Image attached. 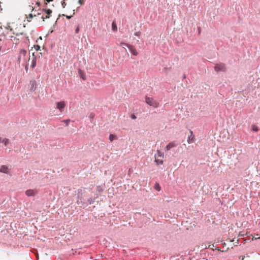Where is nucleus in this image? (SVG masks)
Returning <instances> with one entry per match:
<instances>
[{
    "mask_svg": "<svg viewBox=\"0 0 260 260\" xmlns=\"http://www.w3.org/2000/svg\"><path fill=\"white\" fill-rule=\"evenodd\" d=\"M146 102L148 105H149L151 106H153L154 107H156L158 105V102L154 101L153 99L150 98L146 97Z\"/></svg>",
    "mask_w": 260,
    "mask_h": 260,
    "instance_id": "obj_2",
    "label": "nucleus"
},
{
    "mask_svg": "<svg viewBox=\"0 0 260 260\" xmlns=\"http://www.w3.org/2000/svg\"><path fill=\"white\" fill-rule=\"evenodd\" d=\"M3 142L5 143V145H6L8 143V139H4L3 140Z\"/></svg>",
    "mask_w": 260,
    "mask_h": 260,
    "instance_id": "obj_19",
    "label": "nucleus"
},
{
    "mask_svg": "<svg viewBox=\"0 0 260 260\" xmlns=\"http://www.w3.org/2000/svg\"><path fill=\"white\" fill-rule=\"evenodd\" d=\"M37 192L38 191L36 189H28L25 191V194L27 196L30 197L35 196Z\"/></svg>",
    "mask_w": 260,
    "mask_h": 260,
    "instance_id": "obj_3",
    "label": "nucleus"
},
{
    "mask_svg": "<svg viewBox=\"0 0 260 260\" xmlns=\"http://www.w3.org/2000/svg\"><path fill=\"white\" fill-rule=\"evenodd\" d=\"M65 107V103L64 102H60L57 103V108L60 111H62Z\"/></svg>",
    "mask_w": 260,
    "mask_h": 260,
    "instance_id": "obj_4",
    "label": "nucleus"
},
{
    "mask_svg": "<svg viewBox=\"0 0 260 260\" xmlns=\"http://www.w3.org/2000/svg\"><path fill=\"white\" fill-rule=\"evenodd\" d=\"M155 161L157 162V164H162L163 162L162 160L159 161L158 160H156Z\"/></svg>",
    "mask_w": 260,
    "mask_h": 260,
    "instance_id": "obj_20",
    "label": "nucleus"
},
{
    "mask_svg": "<svg viewBox=\"0 0 260 260\" xmlns=\"http://www.w3.org/2000/svg\"><path fill=\"white\" fill-rule=\"evenodd\" d=\"M53 1V0H38V2L37 4L38 6H40V4L41 2H43L45 6H46L48 3Z\"/></svg>",
    "mask_w": 260,
    "mask_h": 260,
    "instance_id": "obj_7",
    "label": "nucleus"
},
{
    "mask_svg": "<svg viewBox=\"0 0 260 260\" xmlns=\"http://www.w3.org/2000/svg\"><path fill=\"white\" fill-rule=\"evenodd\" d=\"M112 29L114 31H116L117 30L116 24L114 21L112 22Z\"/></svg>",
    "mask_w": 260,
    "mask_h": 260,
    "instance_id": "obj_12",
    "label": "nucleus"
},
{
    "mask_svg": "<svg viewBox=\"0 0 260 260\" xmlns=\"http://www.w3.org/2000/svg\"><path fill=\"white\" fill-rule=\"evenodd\" d=\"M29 17L30 18H32L33 17V14H30L29 15Z\"/></svg>",
    "mask_w": 260,
    "mask_h": 260,
    "instance_id": "obj_23",
    "label": "nucleus"
},
{
    "mask_svg": "<svg viewBox=\"0 0 260 260\" xmlns=\"http://www.w3.org/2000/svg\"><path fill=\"white\" fill-rule=\"evenodd\" d=\"M125 45H126L127 47H128V45H126V44H125Z\"/></svg>",
    "mask_w": 260,
    "mask_h": 260,
    "instance_id": "obj_25",
    "label": "nucleus"
},
{
    "mask_svg": "<svg viewBox=\"0 0 260 260\" xmlns=\"http://www.w3.org/2000/svg\"><path fill=\"white\" fill-rule=\"evenodd\" d=\"M154 188H155V189H156L158 191L160 190V187L159 186V184H157V183H156L155 185Z\"/></svg>",
    "mask_w": 260,
    "mask_h": 260,
    "instance_id": "obj_13",
    "label": "nucleus"
},
{
    "mask_svg": "<svg viewBox=\"0 0 260 260\" xmlns=\"http://www.w3.org/2000/svg\"><path fill=\"white\" fill-rule=\"evenodd\" d=\"M257 239H260V236L258 237H253L252 238V240H256Z\"/></svg>",
    "mask_w": 260,
    "mask_h": 260,
    "instance_id": "obj_21",
    "label": "nucleus"
},
{
    "mask_svg": "<svg viewBox=\"0 0 260 260\" xmlns=\"http://www.w3.org/2000/svg\"><path fill=\"white\" fill-rule=\"evenodd\" d=\"M252 129H253L254 131H255V132H256V131H258V128H257V127L256 126H254V125H253V126H252Z\"/></svg>",
    "mask_w": 260,
    "mask_h": 260,
    "instance_id": "obj_16",
    "label": "nucleus"
},
{
    "mask_svg": "<svg viewBox=\"0 0 260 260\" xmlns=\"http://www.w3.org/2000/svg\"><path fill=\"white\" fill-rule=\"evenodd\" d=\"M128 47L130 51L133 55H137V52L136 49L134 47H133L132 46H128Z\"/></svg>",
    "mask_w": 260,
    "mask_h": 260,
    "instance_id": "obj_6",
    "label": "nucleus"
},
{
    "mask_svg": "<svg viewBox=\"0 0 260 260\" xmlns=\"http://www.w3.org/2000/svg\"><path fill=\"white\" fill-rule=\"evenodd\" d=\"M66 5V4L64 2V0H63V2L62 3V6L63 8H64L65 6Z\"/></svg>",
    "mask_w": 260,
    "mask_h": 260,
    "instance_id": "obj_22",
    "label": "nucleus"
},
{
    "mask_svg": "<svg viewBox=\"0 0 260 260\" xmlns=\"http://www.w3.org/2000/svg\"><path fill=\"white\" fill-rule=\"evenodd\" d=\"M0 172L7 173L9 172V169L5 166H3L0 169Z\"/></svg>",
    "mask_w": 260,
    "mask_h": 260,
    "instance_id": "obj_8",
    "label": "nucleus"
},
{
    "mask_svg": "<svg viewBox=\"0 0 260 260\" xmlns=\"http://www.w3.org/2000/svg\"><path fill=\"white\" fill-rule=\"evenodd\" d=\"M176 146V144L174 142H171L166 147L167 150H169L172 148L175 147Z\"/></svg>",
    "mask_w": 260,
    "mask_h": 260,
    "instance_id": "obj_10",
    "label": "nucleus"
},
{
    "mask_svg": "<svg viewBox=\"0 0 260 260\" xmlns=\"http://www.w3.org/2000/svg\"><path fill=\"white\" fill-rule=\"evenodd\" d=\"M188 142L189 143H192L193 142V137H192L191 138V137H189L188 139Z\"/></svg>",
    "mask_w": 260,
    "mask_h": 260,
    "instance_id": "obj_14",
    "label": "nucleus"
},
{
    "mask_svg": "<svg viewBox=\"0 0 260 260\" xmlns=\"http://www.w3.org/2000/svg\"><path fill=\"white\" fill-rule=\"evenodd\" d=\"M44 12L46 14L45 18H49L50 14L52 13V11L50 9H45Z\"/></svg>",
    "mask_w": 260,
    "mask_h": 260,
    "instance_id": "obj_9",
    "label": "nucleus"
},
{
    "mask_svg": "<svg viewBox=\"0 0 260 260\" xmlns=\"http://www.w3.org/2000/svg\"><path fill=\"white\" fill-rule=\"evenodd\" d=\"M78 2L81 5H83L84 3V0H79Z\"/></svg>",
    "mask_w": 260,
    "mask_h": 260,
    "instance_id": "obj_18",
    "label": "nucleus"
},
{
    "mask_svg": "<svg viewBox=\"0 0 260 260\" xmlns=\"http://www.w3.org/2000/svg\"><path fill=\"white\" fill-rule=\"evenodd\" d=\"M79 73H80V75L81 77L84 80L85 79V76L83 74H82L81 71L80 70L79 71Z\"/></svg>",
    "mask_w": 260,
    "mask_h": 260,
    "instance_id": "obj_15",
    "label": "nucleus"
},
{
    "mask_svg": "<svg viewBox=\"0 0 260 260\" xmlns=\"http://www.w3.org/2000/svg\"><path fill=\"white\" fill-rule=\"evenodd\" d=\"M28 58V56L27 55V51L25 50L22 49L20 51L19 55L18 57V61L19 62L23 63H26Z\"/></svg>",
    "mask_w": 260,
    "mask_h": 260,
    "instance_id": "obj_1",
    "label": "nucleus"
},
{
    "mask_svg": "<svg viewBox=\"0 0 260 260\" xmlns=\"http://www.w3.org/2000/svg\"><path fill=\"white\" fill-rule=\"evenodd\" d=\"M36 60H33L32 62V65H31L32 67V68L35 67L36 66Z\"/></svg>",
    "mask_w": 260,
    "mask_h": 260,
    "instance_id": "obj_17",
    "label": "nucleus"
},
{
    "mask_svg": "<svg viewBox=\"0 0 260 260\" xmlns=\"http://www.w3.org/2000/svg\"><path fill=\"white\" fill-rule=\"evenodd\" d=\"M225 69L224 66L223 64H217L215 66V70L217 71H223Z\"/></svg>",
    "mask_w": 260,
    "mask_h": 260,
    "instance_id": "obj_5",
    "label": "nucleus"
},
{
    "mask_svg": "<svg viewBox=\"0 0 260 260\" xmlns=\"http://www.w3.org/2000/svg\"><path fill=\"white\" fill-rule=\"evenodd\" d=\"M109 139L111 141H112L113 140L116 139V137L114 135L111 134L110 135Z\"/></svg>",
    "mask_w": 260,
    "mask_h": 260,
    "instance_id": "obj_11",
    "label": "nucleus"
},
{
    "mask_svg": "<svg viewBox=\"0 0 260 260\" xmlns=\"http://www.w3.org/2000/svg\"><path fill=\"white\" fill-rule=\"evenodd\" d=\"M132 118H133V119H135V118H136V117H135L134 115H133Z\"/></svg>",
    "mask_w": 260,
    "mask_h": 260,
    "instance_id": "obj_24",
    "label": "nucleus"
}]
</instances>
